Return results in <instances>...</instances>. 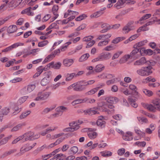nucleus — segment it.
Here are the masks:
<instances>
[{"mask_svg": "<svg viewBox=\"0 0 160 160\" xmlns=\"http://www.w3.org/2000/svg\"><path fill=\"white\" fill-rule=\"evenodd\" d=\"M95 82L94 80H81L71 85L68 89H70L73 88V90L75 91L82 92L85 90L88 86L92 85Z\"/></svg>", "mask_w": 160, "mask_h": 160, "instance_id": "f257e3e1", "label": "nucleus"}, {"mask_svg": "<svg viewBox=\"0 0 160 160\" xmlns=\"http://www.w3.org/2000/svg\"><path fill=\"white\" fill-rule=\"evenodd\" d=\"M152 67L148 66L143 67L137 71V74L142 76H146L149 75L152 73Z\"/></svg>", "mask_w": 160, "mask_h": 160, "instance_id": "f03ea898", "label": "nucleus"}, {"mask_svg": "<svg viewBox=\"0 0 160 160\" xmlns=\"http://www.w3.org/2000/svg\"><path fill=\"white\" fill-rule=\"evenodd\" d=\"M112 57L111 53L108 52H104L101 53L96 58L92 60L93 62L98 61H103L109 59Z\"/></svg>", "mask_w": 160, "mask_h": 160, "instance_id": "7ed1b4c3", "label": "nucleus"}, {"mask_svg": "<svg viewBox=\"0 0 160 160\" xmlns=\"http://www.w3.org/2000/svg\"><path fill=\"white\" fill-rule=\"evenodd\" d=\"M22 136H23V138L25 137V140H33L35 139H38L40 137V135L38 134H34L33 132H29Z\"/></svg>", "mask_w": 160, "mask_h": 160, "instance_id": "20e7f679", "label": "nucleus"}, {"mask_svg": "<svg viewBox=\"0 0 160 160\" xmlns=\"http://www.w3.org/2000/svg\"><path fill=\"white\" fill-rule=\"evenodd\" d=\"M50 92H40L37 94V97L35 99L36 101L44 100L47 99L51 94Z\"/></svg>", "mask_w": 160, "mask_h": 160, "instance_id": "39448f33", "label": "nucleus"}, {"mask_svg": "<svg viewBox=\"0 0 160 160\" xmlns=\"http://www.w3.org/2000/svg\"><path fill=\"white\" fill-rule=\"evenodd\" d=\"M133 22H128L122 28V33L124 34H126L130 31L134 29L135 27L133 25Z\"/></svg>", "mask_w": 160, "mask_h": 160, "instance_id": "423d86ee", "label": "nucleus"}, {"mask_svg": "<svg viewBox=\"0 0 160 160\" xmlns=\"http://www.w3.org/2000/svg\"><path fill=\"white\" fill-rule=\"evenodd\" d=\"M142 105L144 108L153 112H156V109L160 110V106H158L157 107H155L152 104H148L145 103H142Z\"/></svg>", "mask_w": 160, "mask_h": 160, "instance_id": "0eeeda50", "label": "nucleus"}, {"mask_svg": "<svg viewBox=\"0 0 160 160\" xmlns=\"http://www.w3.org/2000/svg\"><path fill=\"white\" fill-rule=\"evenodd\" d=\"M36 86L34 84L29 85L25 87L23 90L26 94H28L32 91L35 88Z\"/></svg>", "mask_w": 160, "mask_h": 160, "instance_id": "6e6552de", "label": "nucleus"}, {"mask_svg": "<svg viewBox=\"0 0 160 160\" xmlns=\"http://www.w3.org/2000/svg\"><path fill=\"white\" fill-rule=\"evenodd\" d=\"M147 61L145 57H142L139 60H138L133 63V65L135 66H142L144 64H147Z\"/></svg>", "mask_w": 160, "mask_h": 160, "instance_id": "1a4fd4ad", "label": "nucleus"}, {"mask_svg": "<svg viewBox=\"0 0 160 160\" xmlns=\"http://www.w3.org/2000/svg\"><path fill=\"white\" fill-rule=\"evenodd\" d=\"M74 62V61L72 59L66 58L63 61V64L66 67H70Z\"/></svg>", "mask_w": 160, "mask_h": 160, "instance_id": "9d476101", "label": "nucleus"}, {"mask_svg": "<svg viewBox=\"0 0 160 160\" xmlns=\"http://www.w3.org/2000/svg\"><path fill=\"white\" fill-rule=\"evenodd\" d=\"M123 138L126 141H130L132 140L133 138V136L131 132H128L125 134L123 136Z\"/></svg>", "mask_w": 160, "mask_h": 160, "instance_id": "9b49d317", "label": "nucleus"}, {"mask_svg": "<svg viewBox=\"0 0 160 160\" xmlns=\"http://www.w3.org/2000/svg\"><path fill=\"white\" fill-rule=\"evenodd\" d=\"M107 102L110 103H113L117 102L118 101V98L114 97H109L105 98Z\"/></svg>", "mask_w": 160, "mask_h": 160, "instance_id": "f8f14e48", "label": "nucleus"}, {"mask_svg": "<svg viewBox=\"0 0 160 160\" xmlns=\"http://www.w3.org/2000/svg\"><path fill=\"white\" fill-rule=\"evenodd\" d=\"M84 112L85 115L91 116L95 114H98L99 113L98 112L93 110L92 108H90L87 110H85Z\"/></svg>", "mask_w": 160, "mask_h": 160, "instance_id": "ddd939ff", "label": "nucleus"}, {"mask_svg": "<svg viewBox=\"0 0 160 160\" xmlns=\"http://www.w3.org/2000/svg\"><path fill=\"white\" fill-rule=\"evenodd\" d=\"M17 30V27L16 25H13L9 26L7 29V32L9 33H13Z\"/></svg>", "mask_w": 160, "mask_h": 160, "instance_id": "4468645a", "label": "nucleus"}, {"mask_svg": "<svg viewBox=\"0 0 160 160\" xmlns=\"http://www.w3.org/2000/svg\"><path fill=\"white\" fill-rule=\"evenodd\" d=\"M105 68V66L101 64L97 65L94 69V71L96 72H99L103 70Z\"/></svg>", "mask_w": 160, "mask_h": 160, "instance_id": "2eb2a0df", "label": "nucleus"}, {"mask_svg": "<svg viewBox=\"0 0 160 160\" xmlns=\"http://www.w3.org/2000/svg\"><path fill=\"white\" fill-rule=\"evenodd\" d=\"M139 51V49L137 48H135L130 53L131 57L136 58H138L139 55V54H138Z\"/></svg>", "mask_w": 160, "mask_h": 160, "instance_id": "dca6fc26", "label": "nucleus"}, {"mask_svg": "<svg viewBox=\"0 0 160 160\" xmlns=\"http://www.w3.org/2000/svg\"><path fill=\"white\" fill-rule=\"evenodd\" d=\"M80 128L78 125L74 127H68L66 128L63 130V131L64 132H74L75 131L78 129Z\"/></svg>", "mask_w": 160, "mask_h": 160, "instance_id": "f3484780", "label": "nucleus"}, {"mask_svg": "<svg viewBox=\"0 0 160 160\" xmlns=\"http://www.w3.org/2000/svg\"><path fill=\"white\" fill-rule=\"evenodd\" d=\"M31 7H30L27 8L22 10L21 12V14H27L28 15L33 16V12H32L31 11Z\"/></svg>", "mask_w": 160, "mask_h": 160, "instance_id": "a211bd4d", "label": "nucleus"}, {"mask_svg": "<svg viewBox=\"0 0 160 160\" xmlns=\"http://www.w3.org/2000/svg\"><path fill=\"white\" fill-rule=\"evenodd\" d=\"M111 36L112 34L110 33H108L105 35H102L99 36L97 38V39L106 40L109 38Z\"/></svg>", "mask_w": 160, "mask_h": 160, "instance_id": "6ab92c4d", "label": "nucleus"}, {"mask_svg": "<svg viewBox=\"0 0 160 160\" xmlns=\"http://www.w3.org/2000/svg\"><path fill=\"white\" fill-rule=\"evenodd\" d=\"M66 77L65 80L69 81L73 78L74 77H76V74L72 73L71 74L67 73L65 75Z\"/></svg>", "mask_w": 160, "mask_h": 160, "instance_id": "aec40b11", "label": "nucleus"}, {"mask_svg": "<svg viewBox=\"0 0 160 160\" xmlns=\"http://www.w3.org/2000/svg\"><path fill=\"white\" fill-rule=\"evenodd\" d=\"M125 0H118L116 3L114 5V7L117 9H119L121 7V6H122L124 3H125Z\"/></svg>", "mask_w": 160, "mask_h": 160, "instance_id": "412c9836", "label": "nucleus"}, {"mask_svg": "<svg viewBox=\"0 0 160 160\" xmlns=\"http://www.w3.org/2000/svg\"><path fill=\"white\" fill-rule=\"evenodd\" d=\"M12 136V135H10L2 139L0 141V146L3 145L7 143L8 141L11 139Z\"/></svg>", "mask_w": 160, "mask_h": 160, "instance_id": "4be33fe9", "label": "nucleus"}, {"mask_svg": "<svg viewBox=\"0 0 160 160\" xmlns=\"http://www.w3.org/2000/svg\"><path fill=\"white\" fill-rule=\"evenodd\" d=\"M103 14V12L101 11H99L96 12L90 15V17L92 18H97L100 17Z\"/></svg>", "mask_w": 160, "mask_h": 160, "instance_id": "5701e85b", "label": "nucleus"}, {"mask_svg": "<svg viewBox=\"0 0 160 160\" xmlns=\"http://www.w3.org/2000/svg\"><path fill=\"white\" fill-rule=\"evenodd\" d=\"M10 109L9 108H5L2 109L0 112V117H2L3 115H7L9 112Z\"/></svg>", "mask_w": 160, "mask_h": 160, "instance_id": "b1692460", "label": "nucleus"}, {"mask_svg": "<svg viewBox=\"0 0 160 160\" xmlns=\"http://www.w3.org/2000/svg\"><path fill=\"white\" fill-rule=\"evenodd\" d=\"M105 122L101 120V118H99L96 122L97 125L101 128H103L105 127Z\"/></svg>", "mask_w": 160, "mask_h": 160, "instance_id": "393cba45", "label": "nucleus"}, {"mask_svg": "<svg viewBox=\"0 0 160 160\" xmlns=\"http://www.w3.org/2000/svg\"><path fill=\"white\" fill-rule=\"evenodd\" d=\"M89 56L90 55L88 53H87L84 54L80 57L79 58V61L80 62H82L85 61L87 60Z\"/></svg>", "mask_w": 160, "mask_h": 160, "instance_id": "a878e982", "label": "nucleus"}, {"mask_svg": "<svg viewBox=\"0 0 160 160\" xmlns=\"http://www.w3.org/2000/svg\"><path fill=\"white\" fill-rule=\"evenodd\" d=\"M24 123H20L18 124L13 127L11 130L12 132H16L19 130L23 126H24Z\"/></svg>", "mask_w": 160, "mask_h": 160, "instance_id": "bb28decb", "label": "nucleus"}, {"mask_svg": "<svg viewBox=\"0 0 160 160\" xmlns=\"http://www.w3.org/2000/svg\"><path fill=\"white\" fill-rule=\"evenodd\" d=\"M84 101H85V100H84V98L82 99H78L73 101L72 102V105L74 106L76 104L84 103Z\"/></svg>", "mask_w": 160, "mask_h": 160, "instance_id": "cd10ccee", "label": "nucleus"}, {"mask_svg": "<svg viewBox=\"0 0 160 160\" xmlns=\"http://www.w3.org/2000/svg\"><path fill=\"white\" fill-rule=\"evenodd\" d=\"M125 38L124 37H118L115 38L112 42L114 44H117L119 42L124 40Z\"/></svg>", "mask_w": 160, "mask_h": 160, "instance_id": "c85d7f7f", "label": "nucleus"}, {"mask_svg": "<svg viewBox=\"0 0 160 160\" xmlns=\"http://www.w3.org/2000/svg\"><path fill=\"white\" fill-rule=\"evenodd\" d=\"M98 89V88H95L91 89L90 91L86 92L85 93V95L88 96L93 94L97 91Z\"/></svg>", "mask_w": 160, "mask_h": 160, "instance_id": "c756f323", "label": "nucleus"}, {"mask_svg": "<svg viewBox=\"0 0 160 160\" xmlns=\"http://www.w3.org/2000/svg\"><path fill=\"white\" fill-rule=\"evenodd\" d=\"M98 135L96 132H88V135L89 137L91 139H93L96 138Z\"/></svg>", "mask_w": 160, "mask_h": 160, "instance_id": "7c9ffc66", "label": "nucleus"}, {"mask_svg": "<svg viewBox=\"0 0 160 160\" xmlns=\"http://www.w3.org/2000/svg\"><path fill=\"white\" fill-rule=\"evenodd\" d=\"M50 81V79H48L46 77H45L41 80V84L42 86H45Z\"/></svg>", "mask_w": 160, "mask_h": 160, "instance_id": "2f4dec72", "label": "nucleus"}, {"mask_svg": "<svg viewBox=\"0 0 160 160\" xmlns=\"http://www.w3.org/2000/svg\"><path fill=\"white\" fill-rule=\"evenodd\" d=\"M24 43L22 42H18L17 43H14L12 45L10 46V47L12 50L13 48H16L20 46H22L24 45Z\"/></svg>", "mask_w": 160, "mask_h": 160, "instance_id": "473e14b6", "label": "nucleus"}, {"mask_svg": "<svg viewBox=\"0 0 160 160\" xmlns=\"http://www.w3.org/2000/svg\"><path fill=\"white\" fill-rule=\"evenodd\" d=\"M31 113L30 111H28L26 112H23L19 116L20 119H23L26 118Z\"/></svg>", "mask_w": 160, "mask_h": 160, "instance_id": "72a5a7b5", "label": "nucleus"}, {"mask_svg": "<svg viewBox=\"0 0 160 160\" xmlns=\"http://www.w3.org/2000/svg\"><path fill=\"white\" fill-rule=\"evenodd\" d=\"M143 93L148 97H150L153 95V92L150 90L146 89H143L142 90Z\"/></svg>", "mask_w": 160, "mask_h": 160, "instance_id": "f704fd0d", "label": "nucleus"}, {"mask_svg": "<svg viewBox=\"0 0 160 160\" xmlns=\"http://www.w3.org/2000/svg\"><path fill=\"white\" fill-rule=\"evenodd\" d=\"M109 42V40H103L102 41H100L98 43V46L99 47H103L105 46L108 44Z\"/></svg>", "mask_w": 160, "mask_h": 160, "instance_id": "c9c22d12", "label": "nucleus"}, {"mask_svg": "<svg viewBox=\"0 0 160 160\" xmlns=\"http://www.w3.org/2000/svg\"><path fill=\"white\" fill-rule=\"evenodd\" d=\"M102 156L104 157H108L112 155V153L110 151H104L101 152Z\"/></svg>", "mask_w": 160, "mask_h": 160, "instance_id": "e433bc0d", "label": "nucleus"}, {"mask_svg": "<svg viewBox=\"0 0 160 160\" xmlns=\"http://www.w3.org/2000/svg\"><path fill=\"white\" fill-rule=\"evenodd\" d=\"M67 110V108L63 106H60L57 108L56 110L57 112H63Z\"/></svg>", "mask_w": 160, "mask_h": 160, "instance_id": "4c0bfd02", "label": "nucleus"}, {"mask_svg": "<svg viewBox=\"0 0 160 160\" xmlns=\"http://www.w3.org/2000/svg\"><path fill=\"white\" fill-rule=\"evenodd\" d=\"M123 53V52L121 51H118L115 53L112 58V60H114L117 58Z\"/></svg>", "mask_w": 160, "mask_h": 160, "instance_id": "58836bf2", "label": "nucleus"}, {"mask_svg": "<svg viewBox=\"0 0 160 160\" xmlns=\"http://www.w3.org/2000/svg\"><path fill=\"white\" fill-rule=\"evenodd\" d=\"M84 102H87L88 103H93L95 102L96 100L94 99L93 98H84Z\"/></svg>", "mask_w": 160, "mask_h": 160, "instance_id": "ea45409f", "label": "nucleus"}, {"mask_svg": "<svg viewBox=\"0 0 160 160\" xmlns=\"http://www.w3.org/2000/svg\"><path fill=\"white\" fill-rule=\"evenodd\" d=\"M152 102L156 106H159L160 104V99L156 98L154 99L152 101Z\"/></svg>", "mask_w": 160, "mask_h": 160, "instance_id": "a19ab883", "label": "nucleus"}, {"mask_svg": "<svg viewBox=\"0 0 160 160\" xmlns=\"http://www.w3.org/2000/svg\"><path fill=\"white\" fill-rule=\"evenodd\" d=\"M147 42V40H145L139 42L137 44V48H139L145 45Z\"/></svg>", "mask_w": 160, "mask_h": 160, "instance_id": "79ce46f5", "label": "nucleus"}, {"mask_svg": "<svg viewBox=\"0 0 160 160\" xmlns=\"http://www.w3.org/2000/svg\"><path fill=\"white\" fill-rule=\"evenodd\" d=\"M48 43V40H45L42 42H39L38 44V46L40 47H43L47 45Z\"/></svg>", "mask_w": 160, "mask_h": 160, "instance_id": "37998d69", "label": "nucleus"}, {"mask_svg": "<svg viewBox=\"0 0 160 160\" xmlns=\"http://www.w3.org/2000/svg\"><path fill=\"white\" fill-rule=\"evenodd\" d=\"M142 51H144L145 53L148 55H151L153 53V51L151 50V49H148L147 50H145L143 48H142Z\"/></svg>", "mask_w": 160, "mask_h": 160, "instance_id": "c03bdc74", "label": "nucleus"}, {"mask_svg": "<svg viewBox=\"0 0 160 160\" xmlns=\"http://www.w3.org/2000/svg\"><path fill=\"white\" fill-rule=\"evenodd\" d=\"M101 27L103 29H106V30H108L111 29L110 26L107 23H103L102 24Z\"/></svg>", "mask_w": 160, "mask_h": 160, "instance_id": "a18cd8bd", "label": "nucleus"}, {"mask_svg": "<svg viewBox=\"0 0 160 160\" xmlns=\"http://www.w3.org/2000/svg\"><path fill=\"white\" fill-rule=\"evenodd\" d=\"M58 9V6L54 5L53 6L52 9V12L54 15L58 14L57 13Z\"/></svg>", "mask_w": 160, "mask_h": 160, "instance_id": "49530a36", "label": "nucleus"}, {"mask_svg": "<svg viewBox=\"0 0 160 160\" xmlns=\"http://www.w3.org/2000/svg\"><path fill=\"white\" fill-rule=\"evenodd\" d=\"M138 121L142 123L143 122L148 123V121L147 119L146 118H141V117H138Z\"/></svg>", "mask_w": 160, "mask_h": 160, "instance_id": "de8ad7c7", "label": "nucleus"}, {"mask_svg": "<svg viewBox=\"0 0 160 160\" xmlns=\"http://www.w3.org/2000/svg\"><path fill=\"white\" fill-rule=\"evenodd\" d=\"M40 50V49L39 48H36L32 49L30 51V52H28L27 53V55H29L30 54H32L33 55H34V53L39 52Z\"/></svg>", "mask_w": 160, "mask_h": 160, "instance_id": "09e8293b", "label": "nucleus"}, {"mask_svg": "<svg viewBox=\"0 0 160 160\" xmlns=\"http://www.w3.org/2000/svg\"><path fill=\"white\" fill-rule=\"evenodd\" d=\"M71 153L73 154L76 153L78 151V148L76 146H73L70 149Z\"/></svg>", "mask_w": 160, "mask_h": 160, "instance_id": "8fccbe9b", "label": "nucleus"}, {"mask_svg": "<svg viewBox=\"0 0 160 160\" xmlns=\"http://www.w3.org/2000/svg\"><path fill=\"white\" fill-rule=\"evenodd\" d=\"M129 88L132 91H134L136 93H138L137 92V88L136 86L133 84H130L129 86Z\"/></svg>", "mask_w": 160, "mask_h": 160, "instance_id": "3c124183", "label": "nucleus"}, {"mask_svg": "<svg viewBox=\"0 0 160 160\" xmlns=\"http://www.w3.org/2000/svg\"><path fill=\"white\" fill-rule=\"evenodd\" d=\"M87 17V16L85 14H82L77 17L76 18V20L77 21H80L86 18Z\"/></svg>", "mask_w": 160, "mask_h": 160, "instance_id": "603ef678", "label": "nucleus"}, {"mask_svg": "<svg viewBox=\"0 0 160 160\" xmlns=\"http://www.w3.org/2000/svg\"><path fill=\"white\" fill-rule=\"evenodd\" d=\"M93 37L92 36H89L85 37L83 38V41L84 42H88L93 39Z\"/></svg>", "mask_w": 160, "mask_h": 160, "instance_id": "864d4df0", "label": "nucleus"}, {"mask_svg": "<svg viewBox=\"0 0 160 160\" xmlns=\"http://www.w3.org/2000/svg\"><path fill=\"white\" fill-rule=\"evenodd\" d=\"M112 117L114 119L117 120H120L122 118V116L121 115L119 114H118L113 115L112 116Z\"/></svg>", "mask_w": 160, "mask_h": 160, "instance_id": "5fc2aeb1", "label": "nucleus"}, {"mask_svg": "<svg viewBox=\"0 0 160 160\" xmlns=\"http://www.w3.org/2000/svg\"><path fill=\"white\" fill-rule=\"evenodd\" d=\"M47 146L46 145H44L41 147L38 148L35 151H34V152L36 153H38L39 152L41 151L44 148H47Z\"/></svg>", "mask_w": 160, "mask_h": 160, "instance_id": "6e6d98bb", "label": "nucleus"}, {"mask_svg": "<svg viewBox=\"0 0 160 160\" xmlns=\"http://www.w3.org/2000/svg\"><path fill=\"white\" fill-rule=\"evenodd\" d=\"M22 80V79L20 78H16L12 80H10V82L12 83H16L18 82L21 81Z\"/></svg>", "mask_w": 160, "mask_h": 160, "instance_id": "4d7b16f0", "label": "nucleus"}, {"mask_svg": "<svg viewBox=\"0 0 160 160\" xmlns=\"http://www.w3.org/2000/svg\"><path fill=\"white\" fill-rule=\"evenodd\" d=\"M23 138V136H21L16 139H14L12 142V144H15L18 141L22 140Z\"/></svg>", "mask_w": 160, "mask_h": 160, "instance_id": "13d9d810", "label": "nucleus"}, {"mask_svg": "<svg viewBox=\"0 0 160 160\" xmlns=\"http://www.w3.org/2000/svg\"><path fill=\"white\" fill-rule=\"evenodd\" d=\"M116 79L115 78H113L111 79L108 80L106 82V83L108 85H110L116 82Z\"/></svg>", "mask_w": 160, "mask_h": 160, "instance_id": "bf43d9fd", "label": "nucleus"}, {"mask_svg": "<svg viewBox=\"0 0 160 160\" xmlns=\"http://www.w3.org/2000/svg\"><path fill=\"white\" fill-rule=\"evenodd\" d=\"M88 130L90 132H94V131L96 130V129L95 128H85L82 129V132H87Z\"/></svg>", "mask_w": 160, "mask_h": 160, "instance_id": "052dcab7", "label": "nucleus"}, {"mask_svg": "<svg viewBox=\"0 0 160 160\" xmlns=\"http://www.w3.org/2000/svg\"><path fill=\"white\" fill-rule=\"evenodd\" d=\"M63 155V154L62 153L57 154L54 156V158H56V160H62L63 159H62L61 157Z\"/></svg>", "mask_w": 160, "mask_h": 160, "instance_id": "680f3d73", "label": "nucleus"}, {"mask_svg": "<svg viewBox=\"0 0 160 160\" xmlns=\"http://www.w3.org/2000/svg\"><path fill=\"white\" fill-rule=\"evenodd\" d=\"M61 63L60 62H58L55 64H54L53 68L55 69H59L60 68L61 66Z\"/></svg>", "mask_w": 160, "mask_h": 160, "instance_id": "e2e57ef3", "label": "nucleus"}, {"mask_svg": "<svg viewBox=\"0 0 160 160\" xmlns=\"http://www.w3.org/2000/svg\"><path fill=\"white\" fill-rule=\"evenodd\" d=\"M28 98V96H27L23 97L19 99V102L20 103H22L26 101Z\"/></svg>", "mask_w": 160, "mask_h": 160, "instance_id": "0e129e2a", "label": "nucleus"}, {"mask_svg": "<svg viewBox=\"0 0 160 160\" xmlns=\"http://www.w3.org/2000/svg\"><path fill=\"white\" fill-rule=\"evenodd\" d=\"M80 33L78 32H75L70 34L68 37V38H71L73 37H76Z\"/></svg>", "mask_w": 160, "mask_h": 160, "instance_id": "69168bd1", "label": "nucleus"}, {"mask_svg": "<svg viewBox=\"0 0 160 160\" xmlns=\"http://www.w3.org/2000/svg\"><path fill=\"white\" fill-rule=\"evenodd\" d=\"M125 151V149L124 148L119 149L118 151V154L120 155L121 156L122 155Z\"/></svg>", "mask_w": 160, "mask_h": 160, "instance_id": "338daca9", "label": "nucleus"}, {"mask_svg": "<svg viewBox=\"0 0 160 160\" xmlns=\"http://www.w3.org/2000/svg\"><path fill=\"white\" fill-rule=\"evenodd\" d=\"M95 43L94 40H92L89 42L87 45L86 48H89L92 47Z\"/></svg>", "mask_w": 160, "mask_h": 160, "instance_id": "774afa93", "label": "nucleus"}]
</instances>
